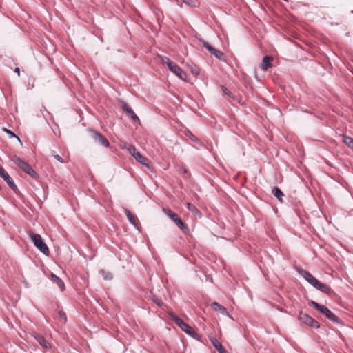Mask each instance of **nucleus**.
I'll return each instance as SVG.
<instances>
[{
  "instance_id": "4",
  "label": "nucleus",
  "mask_w": 353,
  "mask_h": 353,
  "mask_svg": "<svg viewBox=\"0 0 353 353\" xmlns=\"http://www.w3.org/2000/svg\"><path fill=\"white\" fill-rule=\"evenodd\" d=\"M30 238L34 245L45 255L49 254V250L46 243L42 239L41 235L31 233Z\"/></svg>"
},
{
  "instance_id": "15",
  "label": "nucleus",
  "mask_w": 353,
  "mask_h": 353,
  "mask_svg": "<svg viewBox=\"0 0 353 353\" xmlns=\"http://www.w3.org/2000/svg\"><path fill=\"white\" fill-rule=\"evenodd\" d=\"M210 341L214 348L219 352V353H228L225 349L223 347L221 343L215 338H210Z\"/></svg>"
},
{
  "instance_id": "12",
  "label": "nucleus",
  "mask_w": 353,
  "mask_h": 353,
  "mask_svg": "<svg viewBox=\"0 0 353 353\" xmlns=\"http://www.w3.org/2000/svg\"><path fill=\"white\" fill-rule=\"evenodd\" d=\"M124 212L129 222L138 229L139 221L137 218L128 208H124Z\"/></svg>"
},
{
  "instance_id": "30",
  "label": "nucleus",
  "mask_w": 353,
  "mask_h": 353,
  "mask_svg": "<svg viewBox=\"0 0 353 353\" xmlns=\"http://www.w3.org/2000/svg\"><path fill=\"white\" fill-rule=\"evenodd\" d=\"M54 158H55L57 161H59V162H61V163H63V159H62V158H61L59 154H56V155H54Z\"/></svg>"
},
{
  "instance_id": "22",
  "label": "nucleus",
  "mask_w": 353,
  "mask_h": 353,
  "mask_svg": "<svg viewBox=\"0 0 353 353\" xmlns=\"http://www.w3.org/2000/svg\"><path fill=\"white\" fill-rule=\"evenodd\" d=\"M210 53L216 57L219 60L223 61L224 59L223 53L214 48L211 52H210Z\"/></svg>"
},
{
  "instance_id": "34",
  "label": "nucleus",
  "mask_w": 353,
  "mask_h": 353,
  "mask_svg": "<svg viewBox=\"0 0 353 353\" xmlns=\"http://www.w3.org/2000/svg\"><path fill=\"white\" fill-rule=\"evenodd\" d=\"M14 72L18 74V76H19V74H20V69H19V68H18V67L15 68Z\"/></svg>"
},
{
  "instance_id": "10",
  "label": "nucleus",
  "mask_w": 353,
  "mask_h": 353,
  "mask_svg": "<svg viewBox=\"0 0 353 353\" xmlns=\"http://www.w3.org/2000/svg\"><path fill=\"white\" fill-rule=\"evenodd\" d=\"M300 274L314 288H316L320 282L312 274L306 270H301L300 271Z\"/></svg>"
},
{
  "instance_id": "24",
  "label": "nucleus",
  "mask_w": 353,
  "mask_h": 353,
  "mask_svg": "<svg viewBox=\"0 0 353 353\" xmlns=\"http://www.w3.org/2000/svg\"><path fill=\"white\" fill-rule=\"evenodd\" d=\"M343 142L350 148L353 149V138L350 137H344Z\"/></svg>"
},
{
  "instance_id": "7",
  "label": "nucleus",
  "mask_w": 353,
  "mask_h": 353,
  "mask_svg": "<svg viewBox=\"0 0 353 353\" xmlns=\"http://www.w3.org/2000/svg\"><path fill=\"white\" fill-rule=\"evenodd\" d=\"M173 320L174 323L187 334H192V333H194V330L179 317L175 316H174Z\"/></svg>"
},
{
  "instance_id": "29",
  "label": "nucleus",
  "mask_w": 353,
  "mask_h": 353,
  "mask_svg": "<svg viewBox=\"0 0 353 353\" xmlns=\"http://www.w3.org/2000/svg\"><path fill=\"white\" fill-rule=\"evenodd\" d=\"M59 315L60 316L61 319H62L64 322H65L67 321V317H66V314L63 311H59Z\"/></svg>"
},
{
  "instance_id": "23",
  "label": "nucleus",
  "mask_w": 353,
  "mask_h": 353,
  "mask_svg": "<svg viewBox=\"0 0 353 353\" xmlns=\"http://www.w3.org/2000/svg\"><path fill=\"white\" fill-rule=\"evenodd\" d=\"M99 273L101 274V276L103 277L105 280H111L112 279V274L109 272H106L104 270H101L99 271Z\"/></svg>"
},
{
  "instance_id": "14",
  "label": "nucleus",
  "mask_w": 353,
  "mask_h": 353,
  "mask_svg": "<svg viewBox=\"0 0 353 353\" xmlns=\"http://www.w3.org/2000/svg\"><path fill=\"white\" fill-rule=\"evenodd\" d=\"M50 279L54 283H56L58 285L61 291L65 290V284L61 279H60L54 273H52L50 275Z\"/></svg>"
},
{
  "instance_id": "6",
  "label": "nucleus",
  "mask_w": 353,
  "mask_h": 353,
  "mask_svg": "<svg viewBox=\"0 0 353 353\" xmlns=\"http://www.w3.org/2000/svg\"><path fill=\"white\" fill-rule=\"evenodd\" d=\"M163 212L165 214L172 219L175 224L183 232L188 230V227L184 224L182 220L178 216V215L172 211L170 209L163 208Z\"/></svg>"
},
{
  "instance_id": "21",
  "label": "nucleus",
  "mask_w": 353,
  "mask_h": 353,
  "mask_svg": "<svg viewBox=\"0 0 353 353\" xmlns=\"http://www.w3.org/2000/svg\"><path fill=\"white\" fill-rule=\"evenodd\" d=\"M187 207H188L189 211H190L194 216L201 217V213H200L199 210H198V208L195 205H194L190 203H187Z\"/></svg>"
},
{
  "instance_id": "1",
  "label": "nucleus",
  "mask_w": 353,
  "mask_h": 353,
  "mask_svg": "<svg viewBox=\"0 0 353 353\" xmlns=\"http://www.w3.org/2000/svg\"><path fill=\"white\" fill-rule=\"evenodd\" d=\"M309 304L312 305L315 309L319 311L321 314H324L329 320L334 323H341V320L336 316L325 305H321L314 301H311Z\"/></svg>"
},
{
  "instance_id": "11",
  "label": "nucleus",
  "mask_w": 353,
  "mask_h": 353,
  "mask_svg": "<svg viewBox=\"0 0 353 353\" xmlns=\"http://www.w3.org/2000/svg\"><path fill=\"white\" fill-rule=\"evenodd\" d=\"M121 105L123 110L128 114V115L132 119L135 123H139L140 120L137 115L134 112L131 108L124 101H121Z\"/></svg>"
},
{
  "instance_id": "13",
  "label": "nucleus",
  "mask_w": 353,
  "mask_h": 353,
  "mask_svg": "<svg viewBox=\"0 0 353 353\" xmlns=\"http://www.w3.org/2000/svg\"><path fill=\"white\" fill-rule=\"evenodd\" d=\"M273 60V58L270 56H265L262 59V63L261 64V68L263 71H266L269 68L272 66L271 62Z\"/></svg>"
},
{
  "instance_id": "18",
  "label": "nucleus",
  "mask_w": 353,
  "mask_h": 353,
  "mask_svg": "<svg viewBox=\"0 0 353 353\" xmlns=\"http://www.w3.org/2000/svg\"><path fill=\"white\" fill-rule=\"evenodd\" d=\"M35 339L45 349H50L51 345L45 339L44 337L42 336L37 334L34 336Z\"/></svg>"
},
{
  "instance_id": "35",
  "label": "nucleus",
  "mask_w": 353,
  "mask_h": 353,
  "mask_svg": "<svg viewBox=\"0 0 353 353\" xmlns=\"http://www.w3.org/2000/svg\"><path fill=\"white\" fill-rule=\"evenodd\" d=\"M154 302L158 305H161L162 304V301L161 300H157V301H154Z\"/></svg>"
},
{
  "instance_id": "9",
  "label": "nucleus",
  "mask_w": 353,
  "mask_h": 353,
  "mask_svg": "<svg viewBox=\"0 0 353 353\" xmlns=\"http://www.w3.org/2000/svg\"><path fill=\"white\" fill-rule=\"evenodd\" d=\"M91 137L94 142L104 146V147H109L110 143L108 139L102 135L101 133L95 132V131H91Z\"/></svg>"
},
{
  "instance_id": "28",
  "label": "nucleus",
  "mask_w": 353,
  "mask_h": 353,
  "mask_svg": "<svg viewBox=\"0 0 353 353\" xmlns=\"http://www.w3.org/2000/svg\"><path fill=\"white\" fill-rule=\"evenodd\" d=\"M3 130L10 136V137H16L19 140V141L21 142V140L19 138V137H17L12 131L6 128H4Z\"/></svg>"
},
{
  "instance_id": "2",
  "label": "nucleus",
  "mask_w": 353,
  "mask_h": 353,
  "mask_svg": "<svg viewBox=\"0 0 353 353\" xmlns=\"http://www.w3.org/2000/svg\"><path fill=\"white\" fill-rule=\"evenodd\" d=\"M161 60L162 62L165 64L181 80L186 81L187 74L178 65L165 57H162Z\"/></svg>"
},
{
  "instance_id": "33",
  "label": "nucleus",
  "mask_w": 353,
  "mask_h": 353,
  "mask_svg": "<svg viewBox=\"0 0 353 353\" xmlns=\"http://www.w3.org/2000/svg\"><path fill=\"white\" fill-rule=\"evenodd\" d=\"M222 90L224 94H229V92L228 91V89L225 88L224 86H222Z\"/></svg>"
},
{
  "instance_id": "37",
  "label": "nucleus",
  "mask_w": 353,
  "mask_h": 353,
  "mask_svg": "<svg viewBox=\"0 0 353 353\" xmlns=\"http://www.w3.org/2000/svg\"><path fill=\"white\" fill-rule=\"evenodd\" d=\"M284 1H287V2H288V1H289V0H284Z\"/></svg>"
},
{
  "instance_id": "27",
  "label": "nucleus",
  "mask_w": 353,
  "mask_h": 353,
  "mask_svg": "<svg viewBox=\"0 0 353 353\" xmlns=\"http://www.w3.org/2000/svg\"><path fill=\"white\" fill-rule=\"evenodd\" d=\"M128 150L132 156L134 157L136 155V153H138L139 152L137 150L136 148L132 145H129L128 147Z\"/></svg>"
},
{
  "instance_id": "19",
  "label": "nucleus",
  "mask_w": 353,
  "mask_h": 353,
  "mask_svg": "<svg viewBox=\"0 0 353 353\" xmlns=\"http://www.w3.org/2000/svg\"><path fill=\"white\" fill-rule=\"evenodd\" d=\"M211 307L214 311L219 312L222 314H228L226 308L216 302H213Z\"/></svg>"
},
{
  "instance_id": "25",
  "label": "nucleus",
  "mask_w": 353,
  "mask_h": 353,
  "mask_svg": "<svg viewBox=\"0 0 353 353\" xmlns=\"http://www.w3.org/2000/svg\"><path fill=\"white\" fill-rule=\"evenodd\" d=\"M199 41L202 43L203 46L208 50L209 52H211L214 48L208 42L203 39H200Z\"/></svg>"
},
{
  "instance_id": "17",
  "label": "nucleus",
  "mask_w": 353,
  "mask_h": 353,
  "mask_svg": "<svg viewBox=\"0 0 353 353\" xmlns=\"http://www.w3.org/2000/svg\"><path fill=\"white\" fill-rule=\"evenodd\" d=\"M315 288L327 294H331L333 292L332 290L329 286L321 282H319Z\"/></svg>"
},
{
  "instance_id": "5",
  "label": "nucleus",
  "mask_w": 353,
  "mask_h": 353,
  "mask_svg": "<svg viewBox=\"0 0 353 353\" xmlns=\"http://www.w3.org/2000/svg\"><path fill=\"white\" fill-rule=\"evenodd\" d=\"M298 319L301 323L310 326V327L319 328L320 327L319 322L308 314L302 312H299Z\"/></svg>"
},
{
  "instance_id": "31",
  "label": "nucleus",
  "mask_w": 353,
  "mask_h": 353,
  "mask_svg": "<svg viewBox=\"0 0 353 353\" xmlns=\"http://www.w3.org/2000/svg\"><path fill=\"white\" fill-rule=\"evenodd\" d=\"M183 3L188 5V6H192V3L193 2L192 0H182Z\"/></svg>"
},
{
  "instance_id": "3",
  "label": "nucleus",
  "mask_w": 353,
  "mask_h": 353,
  "mask_svg": "<svg viewBox=\"0 0 353 353\" xmlns=\"http://www.w3.org/2000/svg\"><path fill=\"white\" fill-rule=\"evenodd\" d=\"M12 161L16 165H17L24 172L36 178L37 176V172L32 169V168L20 157L14 156L12 158Z\"/></svg>"
},
{
  "instance_id": "8",
  "label": "nucleus",
  "mask_w": 353,
  "mask_h": 353,
  "mask_svg": "<svg viewBox=\"0 0 353 353\" xmlns=\"http://www.w3.org/2000/svg\"><path fill=\"white\" fill-rule=\"evenodd\" d=\"M0 176L8 183L9 187L15 192L18 191L17 186L15 185L11 176L5 171L3 168L0 165Z\"/></svg>"
},
{
  "instance_id": "26",
  "label": "nucleus",
  "mask_w": 353,
  "mask_h": 353,
  "mask_svg": "<svg viewBox=\"0 0 353 353\" xmlns=\"http://www.w3.org/2000/svg\"><path fill=\"white\" fill-rule=\"evenodd\" d=\"M185 134L189 137L192 141L196 142L198 141V139L196 136H194L190 130H185Z\"/></svg>"
},
{
  "instance_id": "16",
  "label": "nucleus",
  "mask_w": 353,
  "mask_h": 353,
  "mask_svg": "<svg viewBox=\"0 0 353 353\" xmlns=\"http://www.w3.org/2000/svg\"><path fill=\"white\" fill-rule=\"evenodd\" d=\"M134 158L140 163L145 165L148 168H150L149 160L147 157L143 156L139 152L136 153Z\"/></svg>"
},
{
  "instance_id": "20",
  "label": "nucleus",
  "mask_w": 353,
  "mask_h": 353,
  "mask_svg": "<svg viewBox=\"0 0 353 353\" xmlns=\"http://www.w3.org/2000/svg\"><path fill=\"white\" fill-rule=\"evenodd\" d=\"M272 194H274V196L275 197L277 198V199L281 201V202H283V196H284L283 195V192L277 187H274L272 190Z\"/></svg>"
},
{
  "instance_id": "36",
  "label": "nucleus",
  "mask_w": 353,
  "mask_h": 353,
  "mask_svg": "<svg viewBox=\"0 0 353 353\" xmlns=\"http://www.w3.org/2000/svg\"><path fill=\"white\" fill-rule=\"evenodd\" d=\"M192 72L196 74H199V70L197 68H196L194 70H192Z\"/></svg>"
},
{
  "instance_id": "32",
  "label": "nucleus",
  "mask_w": 353,
  "mask_h": 353,
  "mask_svg": "<svg viewBox=\"0 0 353 353\" xmlns=\"http://www.w3.org/2000/svg\"><path fill=\"white\" fill-rule=\"evenodd\" d=\"M194 339H198L199 334L194 331V333H192V334H189Z\"/></svg>"
}]
</instances>
